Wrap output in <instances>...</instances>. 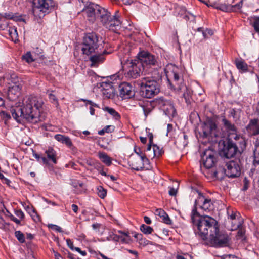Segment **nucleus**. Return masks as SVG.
I'll list each match as a JSON object with an SVG mask.
<instances>
[{
  "mask_svg": "<svg viewBox=\"0 0 259 259\" xmlns=\"http://www.w3.org/2000/svg\"><path fill=\"white\" fill-rule=\"evenodd\" d=\"M44 103L42 100L35 96H26L24 98L21 107H12L10 109L12 116L18 122L24 120L32 123L44 121L46 118L43 113Z\"/></svg>",
  "mask_w": 259,
  "mask_h": 259,
  "instance_id": "obj_1",
  "label": "nucleus"
},
{
  "mask_svg": "<svg viewBox=\"0 0 259 259\" xmlns=\"http://www.w3.org/2000/svg\"><path fill=\"white\" fill-rule=\"evenodd\" d=\"M191 219L194 227L197 228V233L203 240L206 239L208 234L213 235L212 233L219 230L217 221L209 216H200L196 207L192 210Z\"/></svg>",
  "mask_w": 259,
  "mask_h": 259,
  "instance_id": "obj_2",
  "label": "nucleus"
},
{
  "mask_svg": "<svg viewBox=\"0 0 259 259\" xmlns=\"http://www.w3.org/2000/svg\"><path fill=\"white\" fill-rule=\"evenodd\" d=\"M97 18L106 28L115 32L119 30L122 25L121 15L118 11H116L114 15H111V13L106 9L99 5L96 7Z\"/></svg>",
  "mask_w": 259,
  "mask_h": 259,
  "instance_id": "obj_3",
  "label": "nucleus"
},
{
  "mask_svg": "<svg viewBox=\"0 0 259 259\" xmlns=\"http://www.w3.org/2000/svg\"><path fill=\"white\" fill-rule=\"evenodd\" d=\"M166 74L167 77L173 79V81L175 82V84L172 83L168 78V82L171 88L174 90H183V96L185 102L187 105L190 104L192 101V96L194 94L193 90L188 88L184 84L179 85L178 82L182 80L181 69L177 66H172L171 69L169 68L166 70Z\"/></svg>",
  "mask_w": 259,
  "mask_h": 259,
  "instance_id": "obj_4",
  "label": "nucleus"
},
{
  "mask_svg": "<svg viewBox=\"0 0 259 259\" xmlns=\"http://www.w3.org/2000/svg\"><path fill=\"white\" fill-rule=\"evenodd\" d=\"M103 48V41L99 39L98 35L93 32L86 34L83 39L81 51L88 56L93 53H98Z\"/></svg>",
  "mask_w": 259,
  "mask_h": 259,
  "instance_id": "obj_5",
  "label": "nucleus"
},
{
  "mask_svg": "<svg viewBox=\"0 0 259 259\" xmlns=\"http://www.w3.org/2000/svg\"><path fill=\"white\" fill-rule=\"evenodd\" d=\"M140 87L142 95L146 98H151L157 94L159 91L158 83L149 77H144L137 81Z\"/></svg>",
  "mask_w": 259,
  "mask_h": 259,
  "instance_id": "obj_6",
  "label": "nucleus"
},
{
  "mask_svg": "<svg viewBox=\"0 0 259 259\" xmlns=\"http://www.w3.org/2000/svg\"><path fill=\"white\" fill-rule=\"evenodd\" d=\"M203 137L211 138L213 141L217 142L222 137V133L218 127L215 121L212 119H207L202 126Z\"/></svg>",
  "mask_w": 259,
  "mask_h": 259,
  "instance_id": "obj_7",
  "label": "nucleus"
},
{
  "mask_svg": "<svg viewBox=\"0 0 259 259\" xmlns=\"http://www.w3.org/2000/svg\"><path fill=\"white\" fill-rule=\"evenodd\" d=\"M121 64L128 77L132 78H136L140 76L144 69L142 63L138 58L131 61L128 60L124 64L121 62Z\"/></svg>",
  "mask_w": 259,
  "mask_h": 259,
  "instance_id": "obj_8",
  "label": "nucleus"
},
{
  "mask_svg": "<svg viewBox=\"0 0 259 259\" xmlns=\"http://www.w3.org/2000/svg\"><path fill=\"white\" fill-rule=\"evenodd\" d=\"M32 13L36 17L41 18L45 16L54 6L53 0H33Z\"/></svg>",
  "mask_w": 259,
  "mask_h": 259,
  "instance_id": "obj_9",
  "label": "nucleus"
},
{
  "mask_svg": "<svg viewBox=\"0 0 259 259\" xmlns=\"http://www.w3.org/2000/svg\"><path fill=\"white\" fill-rule=\"evenodd\" d=\"M213 235L210 236L209 241L211 245L215 247H222L229 245L230 238L225 233H220L219 229L216 233H213Z\"/></svg>",
  "mask_w": 259,
  "mask_h": 259,
  "instance_id": "obj_10",
  "label": "nucleus"
},
{
  "mask_svg": "<svg viewBox=\"0 0 259 259\" xmlns=\"http://www.w3.org/2000/svg\"><path fill=\"white\" fill-rule=\"evenodd\" d=\"M217 153L211 149L205 150L201 155V161L204 166L207 169L212 167L217 160Z\"/></svg>",
  "mask_w": 259,
  "mask_h": 259,
  "instance_id": "obj_11",
  "label": "nucleus"
},
{
  "mask_svg": "<svg viewBox=\"0 0 259 259\" xmlns=\"http://www.w3.org/2000/svg\"><path fill=\"white\" fill-rule=\"evenodd\" d=\"M240 161L236 159L231 160L226 163V176L229 178H236L241 174V168L239 165Z\"/></svg>",
  "mask_w": 259,
  "mask_h": 259,
  "instance_id": "obj_12",
  "label": "nucleus"
},
{
  "mask_svg": "<svg viewBox=\"0 0 259 259\" xmlns=\"http://www.w3.org/2000/svg\"><path fill=\"white\" fill-rule=\"evenodd\" d=\"M138 60L142 63L144 68L145 66H156L157 65V60L156 56L151 53L142 51L138 54Z\"/></svg>",
  "mask_w": 259,
  "mask_h": 259,
  "instance_id": "obj_13",
  "label": "nucleus"
},
{
  "mask_svg": "<svg viewBox=\"0 0 259 259\" xmlns=\"http://www.w3.org/2000/svg\"><path fill=\"white\" fill-rule=\"evenodd\" d=\"M238 150L236 144L232 140L229 139L224 144L221 154L227 158H231L236 155Z\"/></svg>",
  "mask_w": 259,
  "mask_h": 259,
  "instance_id": "obj_14",
  "label": "nucleus"
},
{
  "mask_svg": "<svg viewBox=\"0 0 259 259\" xmlns=\"http://www.w3.org/2000/svg\"><path fill=\"white\" fill-rule=\"evenodd\" d=\"M199 197L195 200V207L197 205L205 211H210L213 209V204L210 199L205 198L201 193L198 192Z\"/></svg>",
  "mask_w": 259,
  "mask_h": 259,
  "instance_id": "obj_15",
  "label": "nucleus"
},
{
  "mask_svg": "<svg viewBox=\"0 0 259 259\" xmlns=\"http://www.w3.org/2000/svg\"><path fill=\"white\" fill-rule=\"evenodd\" d=\"M119 96L123 99H128L134 96V91L128 83L122 82L119 85Z\"/></svg>",
  "mask_w": 259,
  "mask_h": 259,
  "instance_id": "obj_16",
  "label": "nucleus"
},
{
  "mask_svg": "<svg viewBox=\"0 0 259 259\" xmlns=\"http://www.w3.org/2000/svg\"><path fill=\"white\" fill-rule=\"evenodd\" d=\"M96 7L98 5L94 3H90L88 6L85 7L83 11L85 13L88 20L91 23H93L96 18H97V13L96 9H98Z\"/></svg>",
  "mask_w": 259,
  "mask_h": 259,
  "instance_id": "obj_17",
  "label": "nucleus"
},
{
  "mask_svg": "<svg viewBox=\"0 0 259 259\" xmlns=\"http://www.w3.org/2000/svg\"><path fill=\"white\" fill-rule=\"evenodd\" d=\"M246 132L249 136L259 134V119L253 118L249 120V123L246 127Z\"/></svg>",
  "mask_w": 259,
  "mask_h": 259,
  "instance_id": "obj_18",
  "label": "nucleus"
},
{
  "mask_svg": "<svg viewBox=\"0 0 259 259\" xmlns=\"http://www.w3.org/2000/svg\"><path fill=\"white\" fill-rule=\"evenodd\" d=\"M95 54L90 57V61L92 62L91 66H95L99 63H102L104 60L103 56V54L106 53L105 50L102 51L101 50L98 53H94Z\"/></svg>",
  "mask_w": 259,
  "mask_h": 259,
  "instance_id": "obj_19",
  "label": "nucleus"
},
{
  "mask_svg": "<svg viewBox=\"0 0 259 259\" xmlns=\"http://www.w3.org/2000/svg\"><path fill=\"white\" fill-rule=\"evenodd\" d=\"M237 68L240 72H245L248 70V65L243 59L236 58L234 61Z\"/></svg>",
  "mask_w": 259,
  "mask_h": 259,
  "instance_id": "obj_20",
  "label": "nucleus"
},
{
  "mask_svg": "<svg viewBox=\"0 0 259 259\" xmlns=\"http://www.w3.org/2000/svg\"><path fill=\"white\" fill-rule=\"evenodd\" d=\"M139 105L142 108L145 116H147L153 109L151 103L148 101L139 103Z\"/></svg>",
  "mask_w": 259,
  "mask_h": 259,
  "instance_id": "obj_21",
  "label": "nucleus"
},
{
  "mask_svg": "<svg viewBox=\"0 0 259 259\" xmlns=\"http://www.w3.org/2000/svg\"><path fill=\"white\" fill-rule=\"evenodd\" d=\"M55 139L58 141L66 144L69 147H71L72 146L71 140L68 137L57 134L55 136Z\"/></svg>",
  "mask_w": 259,
  "mask_h": 259,
  "instance_id": "obj_22",
  "label": "nucleus"
},
{
  "mask_svg": "<svg viewBox=\"0 0 259 259\" xmlns=\"http://www.w3.org/2000/svg\"><path fill=\"white\" fill-rule=\"evenodd\" d=\"M222 122L226 130L228 132H231L232 133L236 132L237 128L236 126L234 124L227 120L225 116L223 117Z\"/></svg>",
  "mask_w": 259,
  "mask_h": 259,
  "instance_id": "obj_23",
  "label": "nucleus"
},
{
  "mask_svg": "<svg viewBox=\"0 0 259 259\" xmlns=\"http://www.w3.org/2000/svg\"><path fill=\"white\" fill-rule=\"evenodd\" d=\"M162 110L165 114L169 117H174L176 112L174 105L170 103L169 102L164 106Z\"/></svg>",
  "mask_w": 259,
  "mask_h": 259,
  "instance_id": "obj_24",
  "label": "nucleus"
},
{
  "mask_svg": "<svg viewBox=\"0 0 259 259\" xmlns=\"http://www.w3.org/2000/svg\"><path fill=\"white\" fill-rule=\"evenodd\" d=\"M134 237L137 239L140 245L145 246L148 244L152 245L153 243L151 241L147 240L146 238L143 237L141 234L135 233Z\"/></svg>",
  "mask_w": 259,
  "mask_h": 259,
  "instance_id": "obj_25",
  "label": "nucleus"
},
{
  "mask_svg": "<svg viewBox=\"0 0 259 259\" xmlns=\"http://www.w3.org/2000/svg\"><path fill=\"white\" fill-rule=\"evenodd\" d=\"M98 157L99 159L105 164L107 166H110L112 164V159L107 153L103 152H99L98 153Z\"/></svg>",
  "mask_w": 259,
  "mask_h": 259,
  "instance_id": "obj_26",
  "label": "nucleus"
},
{
  "mask_svg": "<svg viewBox=\"0 0 259 259\" xmlns=\"http://www.w3.org/2000/svg\"><path fill=\"white\" fill-rule=\"evenodd\" d=\"M45 153L49 160L52 161L53 163L56 164V152L54 149L51 147L49 148L46 151Z\"/></svg>",
  "mask_w": 259,
  "mask_h": 259,
  "instance_id": "obj_27",
  "label": "nucleus"
},
{
  "mask_svg": "<svg viewBox=\"0 0 259 259\" xmlns=\"http://www.w3.org/2000/svg\"><path fill=\"white\" fill-rule=\"evenodd\" d=\"M163 151L162 149H160L159 146L156 145H153V152H151V154H147V156L150 158H153L155 157H159L160 156Z\"/></svg>",
  "mask_w": 259,
  "mask_h": 259,
  "instance_id": "obj_28",
  "label": "nucleus"
},
{
  "mask_svg": "<svg viewBox=\"0 0 259 259\" xmlns=\"http://www.w3.org/2000/svg\"><path fill=\"white\" fill-rule=\"evenodd\" d=\"M226 169L223 166H219L217 169L213 171V176L217 179H221L226 175Z\"/></svg>",
  "mask_w": 259,
  "mask_h": 259,
  "instance_id": "obj_29",
  "label": "nucleus"
},
{
  "mask_svg": "<svg viewBox=\"0 0 259 259\" xmlns=\"http://www.w3.org/2000/svg\"><path fill=\"white\" fill-rule=\"evenodd\" d=\"M253 164H259V140L257 139L255 145V149L253 151Z\"/></svg>",
  "mask_w": 259,
  "mask_h": 259,
  "instance_id": "obj_30",
  "label": "nucleus"
},
{
  "mask_svg": "<svg viewBox=\"0 0 259 259\" xmlns=\"http://www.w3.org/2000/svg\"><path fill=\"white\" fill-rule=\"evenodd\" d=\"M8 33L9 36L11 37L13 41H14L15 42H16L18 41V34L17 29L15 26L9 27Z\"/></svg>",
  "mask_w": 259,
  "mask_h": 259,
  "instance_id": "obj_31",
  "label": "nucleus"
},
{
  "mask_svg": "<svg viewBox=\"0 0 259 259\" xmlns=\"http://www.w3.org/2000/svg\"><path fill=\"white\" fill-rule=\"evenodd\" d=\"M141 160H139V158L135 159L134 160L132 161V167L134 170L137 171H140L143 169V164H142Z\"/></svg>",
  "mask_w": 259,
  "mask_h": 259,
  "instance_id": "obj_32",
  "label": "nucleus"
},
{
  "mask_svg": "<svg viewBox=\"0 0 259 259\" xmlns=\"http://www.w3.org/2000/svg\"><path fill=\"white\" fill-rule=\"evenodd\" d=\"M197 31L202 33L204 39L207 38L213 34V32L211 29H204L202 27L198 28Z\"/></svg>",
  "mask_w": 259,
  "mask_h": 259,
  "instance_id": "obj_33",
  "label": "nucleus"
},
{
  "mask_svg": "<svg viewBox=\"0 0 259 259\" xmlns=\"http://www.w3.org/2000/svg\"><path fill=\"white\" fill-rule=\"evenodd\" d=\"M118 232L121 234L119 236L120 241L127 243L131 241V237L128 232H124L122 231H118Z\"/></svg>",
  "mask_w": 259,
  "mask_h": 259,
  "instance_id": "obj_34",
  "label": "nucleus"
},
{
  "mask_svg": "<svg viewBox=\"0 0 259 259\" xmlns=\"http://www.w3.org/2000/svg\"><path fill=\"white\" fill-rule=\"evenodd\" d=\"M104 110L111 115L116 120H118L120 118V116L119 113L113 108L109 107H106L104 108Z\"/></svg>",
  "mask_w": 259,
  "mask_h": 259,
  "instance_id": "obj_35",
  "label": "nucleus"
},
{
  "mask_svg": "<svg viewBox=\"0 0 259 259\" xmlns=\"http://www.w3.org/2000/svg\"><path fill=\"white\" fill-rule=\"evenodd\" d=\"M140 230L145 234H150L152 232L153 229L150 226L142 224L140 226Z\"/></svg>",
  "mask_w": 259,
  "mask_h": 259,
  "instance_id": "obj_36",
  "label": "nucleus"
},
{
  "mask_svg": "<svg viewBox=\"0 0 259 259\" xmlns=\"http://www.w3.org/2000/svg\"><path fill=\"white\" fill-rule=\"evenodd\" d=\"M114 92V89H107L106 88V89L102 90V93L104 95V96L108 98H111L112 96H113Z\"/></svg>",
  "mask_w": 259,
  "mask_h": 259,
  "instance_id": "obj_37",
  "label": "nucleus"
},
{
  "mask_svg": "<svg viewBox=\"0 0 259 259\" xmlns=\"http://www.w3.org/2000/svg\"><path fill=\"white\" fill-rule=\"evenodd\" d=\"M237 227L238 228V231L237 232V237L238 238H243L245 235V231L244 229H243L241 226V224L240 223L237 225Z\"/></svg>",
  "mask_w": 259,
  "mask_h": 259,
  "instance_id": "obj_38",
  "label": "nucleus"
},
{
  "mask_svg": "<svg viewBox=\"0 0 259 259\" xmlns=\"http://www.w3.org/2000/svg\"><path fill=\"white\" fill-rule=\"evenodd\" d=\"M98 195L102 199L105 198L107 194V191L102 186H99L97 188Z\"/></svg>",
  "mask_w": 259,
  "mask_h": 259,
  "instance_id": "obj_39",
  "label": "nucleus"
},
{
  "mask_svg": "<svg viewBox=\"0 0 259 259\" xmlns=\"http://www.w3.org/2000/svg\"><path fill=\"white\" fill-rule=\"evenodd\" d=\"M15 235L20 242L24 243L25 242L24 235L20 231H16Z\"/></svg>",
  "mask_w": 259,
  "mask_h": 259,
  "instance_id": "obj_40",
  "label": "nucleus"
},
{
  "mask_svg": "<svg viewBox=\"0 0 259 259\" xmlns=\"http://www.w3.org/2000/svg\"><path fill=\"white\" fill-rule=\"evenodd\" d=\"M156 103L160 106V108L163 109L168 103V101L165 100L163 97H161L157 99Z\"/></svg>",
  "mask_w": 259,
  "mask_h": 259,
  "instance_id": "obj_41",
  "label": "nucleus"
},
{
  "mask_svg": "<svg viewBox=\"0 0 259 259\" xmlns=\"http://www.w3.org/2000/svg\"><path fill=\"white\" fill-rule=\"evenodd\" d=\"M48 93L50 101L56 105H58V100L56 96L52 92H48Z\"/></svg>",
  "mask_w": 259,
  "mask_h": 259,
  "instance_id": "obj_42",
  "label": "nucleus"
},
{
  "mask_svg": "<svg viewBox=\"0 0 259 259\" xmlns=\"http://www.w3.org/2000/svg\"><path fill=\"white\" fill-rule=\"evenodd\" d=\"M22 59L29 63L34 61V60L30 52H27L26 54L23 55L22 56Z\"/></svg>",
  "mask_w": 259,
  "mask_h": 259,
  "instance_id": "obj_43",
  "label": "nucleus"
},
{
  "mask_svg": "<svg viewBox=\"0 0 259 259\" xmlns=\"http://www.w3.org/2000/svg\"><path fill=\"white\" fill-rule=\"evenodd\" d=\"M253 26L255 31L259 33V17L254 18Z\"/></svg>",
  "mask_w": 259,
  "mask_h": 259,
  "instance_id": "obj_44",
  "label": "nucleus"
},
{
  "mask_svg": "<svg viewBox=\"0 0 259 259\" xmlns=\"http://www.w3.org/2000/svg\"><path fill=\"white\" fill-rule=\"evenodd\" d=\"M242 5H243L242 1H241L237 4H235L234 5H233L232 6V10L233 11H236L240 10L242 8Z\"/></svg>",
  "mask_w": 259,
  "mask_h": 259,
  "instance_id": "obj_45",
  "label": "nucleus"
},
{
  "mask_svg": "<svg viewBox=\"0 0 259 259\" xmlns=\"http://www.w3.org/2000/svg\"><path fill=\"white\" fill-rule=\"evenodd\" d=\"M161 219L164 223L168 225L171 224V221L166 213H165V214H164L163 217L161 218Z\"/></svg>",
  "mask_w": 259,
  "mask_h": 259,
  "instance_id": "obj_46",
  "label": "nucleus"
},
{
  "mask_svg": "<svg viewBox=\"0 0 259 259\" xmlns=\"http://www.w3.org/2000/svg\"><path fill=\"white\" fill-rule=\"evenodd\" d=\"M239 110H236L234 108L231 109L229 111V116L232 117L233 118L237 117V114Z\"/></svg>",
  "mask_w": 259,
  "mask_h": 259,
  "instance_id": "obj_47",
  "label": "nucleus"
},
{
  "mask_svg": "<svg viewBox=\"0 0 259 259\" xmlns=\"http://www.w3.org/2000/svg\"><path fill=\"white\" fill-rule=\"evenodd\" d=\"M204 91L202 89H201L200 87H197L194 90H193V93L194 95H201L203 94Z\"/></svg>",
  "mask_w": 259,
  "mask_h": 259,
  "instance_id": "obj_48",
  "label": "nucleus"
},
{
  "mask_svg": "<svg viewBox=\"0 0 259 259\" xmlns=\"http://www.w3.org/2000/svg\"><path fill=\"white\" fill-rule=\"evenodd\" d=\"M49 227H50L52 229L55 230L59 232H61L62 231V228L60 227H59L57 225H53V224L49 225Z\"/></svg>",
  "mask_w": 259,
  "mask_h": 259,
  "instance_id": "obj_49",
  "label": "nucleus"
},
{
  "mask_svg": "<svg viewBox=\"0 0 259 259\" xmlns=\"http://www.w3.org/2000/svg\"><path fill=\"white\" fill-rule=\"evenodd\" d=\"M101 87L103 88L102 90L106 89V88L107 89H114L113 88L112 85L110 83H108V82H102V83L101 84Z\"/></svg>",
  "mask_w": 259,
  "mask_h": 259,
  "instance_id": "obj_50",
  "label": "nucleus"
},
{
  "mask_svg": "<svg viewBox=\"0 0 259 259\" xmlns=\"http://www.w3.org/2000/svg\"><path fill=\"white\" fill-rule=\"evenodd\" d=\"M15 214L21 219H23L24 218V214L21 209L15 210Z\"/></svg>",
  "mask_w": 259,
  "mask_h": 259,
  "instance_id": "obj_51",
  "label": "nucleus"
},
{
  "mask_svg": "<svg viewBox=\"0 0 259 259\" xmlns=\"http://www.w3.org/2000/svg\"><path fill=\"white\" fill-rule=\"evenodd\" d=\"M249 181L246 178H245L243 180V187L242 190L243 191H246V190H247L249 187Z\"/></svg>",
  "mask_w": 259,
  "mask_h": 259,
  "instance_id": "obj_52",
  "label": "nucleus"
},
{
  "mask_svg": "<svg viewBox=\"0 0 259 259\" xmlns=\"http://www.w3.org/2000/svg\"><path fill=\"white\" fill-rule=\"evenodd\" d=\"M114 128H115V127L113 125H107V126H106L104 128L105 132L107 133H111V132H113L114 130Z\"/></svg>",
  "mask_w": 259,
  "mask_h": 259,
  "instance_id": "obj_53",
  "label": "nucleus"
},
{
  "mask_svg": "<svg viewBox=\"0 0 259 259\" xmlns=\"http://www.w3.org/2000/svg\"><path fill=\"white\" fill-rule=\"evenodd\" d=\"M119 235L115 234L114 233L111 234L110 235V238L111 240L115 241H120V238Z\"/></svg>",
  "mask_w": 259,
  "mask_h": 259,
  "instance_id": "obj_54",
  "label": "nucleus"
},
{
  "mask_svg": "<svg viewBox=\"0 0 259 259\" xmlns=\"http://www.w3.org/2000/svg\"><path fill=\"white\" fill-rule=\"evenodd\" d=\"M139 160H141V161H142V164L143 165L144 164H147L149 162V160L148 158L147 157V156L144 155H141V157L139 158Z\"/></svg>",
  "mask_w": 259,
  "mask_h": 259,
  "instance_id": "obj_55",
  "label": "nucleus"
},
{
  "mask_svg": "<svg viewBox=\"0 0 259 259\" xmlns=\"http://www.w3.org/2000/svg\"><path fill=\"white\" fill-rule=\"evenodd\" d=\"M165 212L162 209H157L155 211V214L159 216L161 218L165 214Z\"/></svg>",
  "mask_w": 259,
  "mask_h": 259,
  "instance_id": "obj_56",
  "label": "nucleus"
},
{
  "mask_svg": "<svg viewBox=\"0 0 259 259\" xmlns=\"http://www.w3.org/2000/svg\"><path fill=\"white\" fill-rule=\"evenodd\" d=\"M0 179L2 180L3 183L7 185H9L10 183H11V181L9 179L5 178L3 174H2L1 172H0Z\"/></svg>",
  "mask_w": 259,
  "mask_h": 259,
  "instance_id": "obj_57",
  "label": "nucleus"
},
{
  "mask_svg": "<svg viewBox=\"0 0 259 259\" xmlns=\"http://www.w3.org/2000/svg\"><path fill=\"white\" fill-rule=\"evenodd\" d=\"M177 193V189L172 187L169 188L168 194L170 196H175Z\"/></svg>",
  "mask_w": 259,
  "mask_h": 259,
  "instance_id": "obj_58",
  "label": "nucleus"
},
{
  "mask_svg": "<svg viewBox=\"0 0 259 259\" xmlns=\"http://www.w3.org/2000/svg\"><path fill=\"white\" fill-rule=\"evenodd\" d=\"M66 243L68 246L71 249L74 250L73 243L70 239H66Z\"/></svg>",
  "mask_w": 259,
  "mask_h": 259,
  "instance_id": "obj_59",
  "label": "nucleus"
},
{
  "mask_svg": "<svg viewBox=\"0 0 259 259\" xmlns=\"http://www.w3.org/2000/svg\"><path fill=\"white\" fill-rule=\"evenodd\" d=\"M13 20L16 21H23L24 22V19L21 17V16H15L14 15L13 17Z\"/></svg>",
  "mask_w": 259,
  "mask_h": 259,
  "instance_id": "obj_60",
  "label": "nucleus"
},
{
  "mask_svg": "<svg viewBox=\"0 0 259 259\" xmlns=\"http://www.w3.org/2000/svg\"><path fill=\"white\" fill-rule=\"evenodd\" d=\"M8 24L7 22H3L0 24V29L1 30H5L8 28Z\"/></svg>",
  "mask_w": 259,
  "mask_h": 259,
  "instance_id": "obj_61",
  "label": "nucleus"
},
{
  "mask_svg": "<svg viewBox=\"0 0 259 259\" xmlns=\"http://www.w3.org/2000/svg\"><path fill=\"white\" fill-rule=\"evenodd\" d=\"M101 225L99 223H95L92 225L93 229L96 231H99Z\"/></svg>",
  "mask_w": 259,
  "mask_h": 259,
  "instance_id": "obj_62",
  "label": "nucleus"
},
{
  "mask_svg": "<svg viewBox=\"0 0 259 259\" xmlns=\"http://www.w3.org/2000/svg\"><path fill=\"white\" fill-rule=\"evenodd\" d=\"M39 162L40 163H43L44 164H45V165H48V160L47 159V158L44 156H41V158H40V161H39Z\"/></svg>",
  "mask_w": 259,
  "mask_h": 259,
  "instance_id": "obj_63",
  "label": "nucleus"
},
{
  "mask_svg": "<svg viewBox=\"0 0 259 259\" xmlns=\"http://www.w3.org/2000/svg\"><path fill=\"white\" fill-rule=\"evenodd\" d=\"M10 217L11 220H12L13 221L15 222L17 224H20V223H21L20 221L19 220H18V219H17L16 217H15L12 214H11Z\"/></svg>",
  "mask_w": 259,
  "mask_h": 259,
  "instance_id": "obj_64",
  "label": "nucleus"
}]
</instances>
